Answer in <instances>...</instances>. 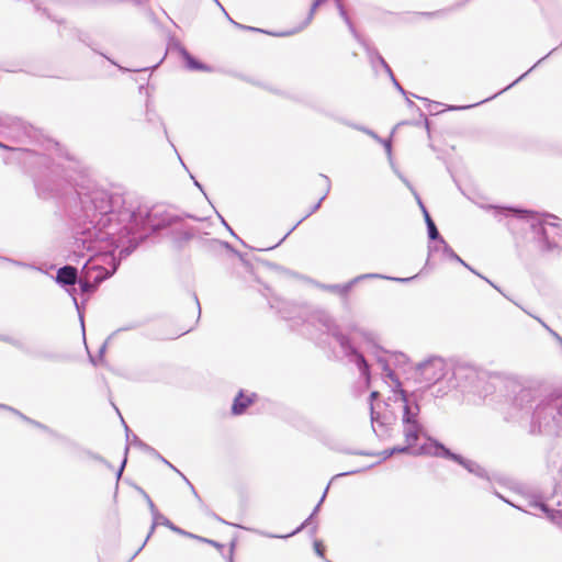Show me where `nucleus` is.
Segmentation results:
<instances>
[{"label": "nucleus", "instance_id": "nucleus-1", "mask_svg": "<svg viewBox=\"0 0 562 562\" xmlns=\"http://www.w3.org/2000/svg\"><path fill=\"white\" fill-rule=\"evenodd\" d=\"M516 233H521V236H517V243L524 244L527 241V235H531L532 238H538V250L547 251L562 247V227L557 223L544 222H521L515 226Z\"/></svg>", "mask_w": 562, "mask_h": 562}, {"label": "nucleus", "instance_id": "nucleus-2", "mask_svg": "<svg viewBox=\"0 0 562 562\" xmlns=\"http://www.w3.org/2000/svg\"><path fill=\"white\" fill-rule=\"evenodd\" d=\"M394 402H398L404 411L403 422L406 447L398 450L402 452L405 451L406 448L413 447L418 440L419 425L416 420L418 408L416 407V411H412L403 390L394 394Z\"/></svg>", "mask_w": 562, "mask_h": 562}, {"label": "nucleus", "instance_id": "nucleus-3", "mask_svg": "<svg viewBox=\"0 0 562 562\" xmlns=\"http://www.w3.org/2000/svg\"><path fill=\"white\" fill-rule=\"evenodd\" d=\"M322 187L318 190H306L297 200V207L301 210L302 218H306L317 211L326 196L327 179H321Z\"/></svg>", "mask_w": 562, "mask_h": 562}, {"label": "nucleus", "instance_id": "nucleus-4", "mask_svg": "<svg viewBox=\"0 0 562 562\" xmlns=\"http://www.w3.org/2000/svg\"><path fill=\"white\" fill-rule=\"evenodd\" d=\"M446 366L441 359H434L424 363L419 369L420 378L429 384L440 381L446 374Z\"/></svg>", "mask_w": 562, "mask_h": 562}, {"label": "nucleus", "instance_id": "nucleus-5", "mask_svg": "<svg viewBox=\"0 0 562 562\" xmlns=\"http://www.w3.org/2000/svg\"><path fill=\"white\" fill-rule=\"evenodd\" d=\"M256 394L247 395L239 392L234 400L232 412L234 415H241L255 402Z\"/></svg>", "mask_w": 562, "mask_h": 562}, {"label": "nucleus", "instance_id": "nucleus-6", "mask_svg": "<svg viewBox=\"0 0 562 562\" xmlns=\"http://www.w3.org/2000/svg\"><path fill=\"white\" fill-rule=\"evenodd\" d=\"M57 282L72 285L77 281V269L72 266H65L57 271Z\"/></svg>", "mask_w": 562, "mask_h": 562}, {"label": "nucleus", "instance_id": "nucleus-7", "mask_svg": "<svg viewBox=\"0 0 562 562\" xmlns=\"http://www.w3.org/2000/svg\"><path fill=\"white\" fill-rule=\"evenodd\" d=\"M323 2H324V0H313L307 15L305 16V19L299 24V26L293 32H297V31L304 29L305 26H307L311 23V21L313 20V16H314V13H315L316 9Z\"/></svg>", "mask_w": 562, "mask_h": 562}, {"label": "nucleus", "instance_id": "nucleus-8", "mask_svg": "<svg viewBox=\"0 0 562 562\" xmlns=\"http://www.w3.org/2000/svg\"><path fill=\"white\" fill-rule=\"evenodd\" d=\"M426 222H427V226H428L429 237L431 239H436L438 237L439 233L437 231L435 223L432 222V220L430 218V216L428 214H426Z\"/></svg>", "mask_w": 562, "mask_h": 562}, {"label": "nucleus", "instance_id": "nucleus-9", "mask_svg": "<svg viewBox=\"0 0 562 562\" xmlns=\"http://www.w3.org/2000/svg\"><path fill=\"white\" fill-rule=\"evenodd\" d=\"M313 547H314L315 553L319 558H324L325 557V546H324L323 541L315 540L314 543H313Z\"/></svg>", "mask_w": 562, "mask_h": 562}, {"label": "nucleus", "instance_id": "nucleus-10", "mask_svg": "<svg viewBox=\"0 0 562 562\" xmlns=\"http://www.w3.org/2000/svg\"><path fill=\"white\" fill-rule=\"evenodd\" d=\"M80 286L83 292H90L93 290V285L88 281H80Z\"/></svg>", "mask_w": 562, "mask_h": 562}, {"label": "nucleus", "instance_id": "nucleus-11", "mask_svg": "<svg viewBox=\"0 0 562 562\" xmlns=\"http://www.w3.org/2000/svg\"><path fill=\"white\" fill-rule=\"evenodd\" d=\"M188 63H189V66H190L191 68H193V69H199V68H201V66H200L196 61H194L192 58H190V57L188 58Z\"/></svg>", "mask_w": 562, "mask_h": 562}, {"label": "nucleus", "instance_id": "nucleus-12", "mask_svg": "<svg viewBox=\"0 0 562 562\" xmlns=\"http://www.w3.org/2000/svg\"><path fill=\"white\" fill-rule=\"evenodd\" d=\"M378 396V392H372L371 393V398H375Z\"/></svg>", "mask_w": 562, "mask_h": 562}, {"label": "nucleus", "instance_id": "nucleus-13", "mask_svg": "<svg viewBox=\"0 0 562 562\" xmlns=\"http://www.w3.org/2000/svg\"><path fill=\"white\" fill-rule=\"evenodd\" d=\"M121 472H122V468L119 470V472L116 473V476L120 477L121 475Z\"/></svg>", "mask_w": 562, "mask_h": 562}, {"label": "nucleus", "instance_id": "nucleus-14", "mask_svg": "<svg viewBox=\"0 0 562 562\" xmlns=\"http://www.w3.org/2000/svg\"><path fill=\"white\" fill-rule=\"evenodd\" d=\"M560 413L562 414V405L560 406Z\"/></svg>", "mask_w": 562, "mask_h": 562}]
</instances>
